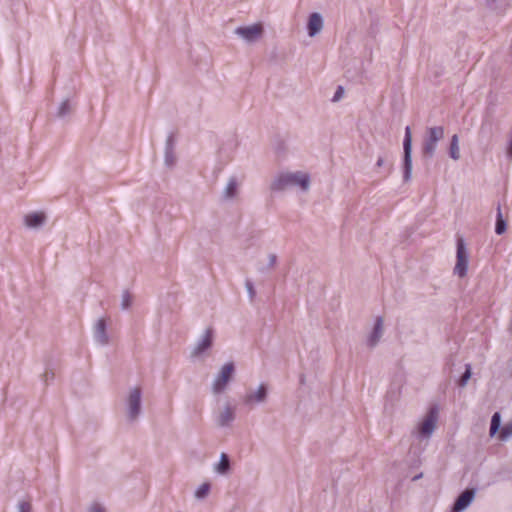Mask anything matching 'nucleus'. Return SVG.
I'll list each match as a JSON object with an SVG mask.
<instances>
[{"label":"nucleus","mask_w":512,"mask_h":512,"mask_svg":"<svg viewBox=\"0 0 512 512\" xmlns=\"http://www.w3.org/2000/svg\"><path fill=\"white\" fill-rule=\"evenodd\" d=\"M310 176L303 171H286L275 176L270 184L272 191H283L290 187H299L306 192L310 188Z\"/></svg>","instance_id":"nucleus-1"},{"label":"nucleus","mask_w":512,"mask_h":512,"mask_svg":"<svg viewBox=\"0 0 512 512\" xmlns=\"http://www.w3.org/2000/svg\"><path fill=\"white\" fill-rule=\"evenodd\" d=\"M125 416L129 423L138 420L142 413V389L139 386L130 387L124 398Z\"/></svg>","instance_id":"nucleus-2"},{"label":"nucleus","mask_w":512,"mask_h":512,"mask_svg":"<svg viewBox=\"0 0 512 512\" xmlns=\"http://www.w3.org/2000/svg\"><path fill=\"white\" fill-rule=\"evenodd\" d=\"M444 138V128L442 126H433L426 129L421 152L424 158L431 159L436 152L437 144Z\"/></svg>","instance_id":"nucleus-3"},{"label":"nucleus","mask_w":512,"mask_h":512,"mask_svg":"<svg viewBox=\"0 0 512 512\" xmlns=\"http://www.w3.org/2000/svg\"><path fill=\"white\" fill-rule=\"evenodd\" d=\"M438 421L437 408H431L422 421L419 422L416 429L413 431V435L420 441H428L433 435Z\"/></svg>","instance_id":"nucleus-4"},{"label":"nucleus","mask_w":512,"mask_h":512,"mask_svg":"<svg viewBox=\"0 0 512 512\" xmlns=\"http://www.w3.org/2000/svg\"><path fill=\"white\" fill-rule=\"evenodd\" d=\"M235 372V366L232 362L225 363L215 376L212 383V393L215 395L225 391L228 383L232 380Z\"/></svg>","instance_id":"nucleus-5"},{"label":"nucleus","mask_w":512,"mask_h":512,"mask_svg":"<svg viewBox=\"0 0 512 512\" xmlns=\"http://www.w3.org/2000/svg\"><path fill=\"white\" fill-rule=\"evenodd\" d=\"M412 176V135L409 126L405 128L403 141V179L408 182Z\"/></svg>","instance_id":"nucleus-6"},{"label":"nucleus","mask_w":512,"mask_h":512,"mask_svg":"<svg viewBox=\"0 0 512 512\" xmlns=\"http://www.w3.org/2000/svg\"><path fill=\"white\" fill-rule=\"evenodd\" d=\"M268 398V385L260 383L256 388H248L243 396V404L248 407L264 404Z\"/></svg>","instance_id":"nucleus-7"},{"label":"nucleus","mask_w":512,"mask_h":512,"mask_svg":"<svg viewBox=\"0 0 512 512\" xmlns=\"http://www.w3.org/2000/svg\"><path fill=\"white\" fill-rule=\"evenodd\" d=\"M236 419V406L225 402L218 408L214 415V421L219 428H229Z\"/></svg>","instance_id":"nucleus-8"},{"label":"nucleus","mask_w":512,"mask_h":512,"mask_svg":"<svg viewBox=\"0 0 512 512\" xmlns=\"http://www.w3.org/2000/svg\"><path fill=\"white\" fill-rule=\"evenodd\" d=\"M469 264V255L465 247L464 240L459 238L457 241V252H456V264L454 267V273L460 278H463L467 274Z\"/></svg>","instance_id":"nucleus-9"},{"label":"nucleus","mask_w":512,"mask_h":512,"mask_svg":"<svg viewBox=\"0 0 512 512\" xmlns=\"http://www.w3.org/2000/svg\"><path fill=\"white\" fill-rule=\"evenodd\" d=\"M234 33L242 38L245 42L254 43L262 37L264 28L261 23H255L249 26L237 27Z\"/></svg>","instance_id":"nucleus-10"},{"label":"nucleus","mask_w":512,"mask_h":512,"mask_svg":"<svg viewBox=\"0 0 512 512\" xmlns=\"http://www.w3.org/2000/svg\"><path fill=\"white\" fill-rule=\"evenodd\" d=\"M213 344V330L206 328L191 351L192 358H200Z\"/></svg>","instance_id":"nucleus-11"},{"label":"nucleus","mask_w":512,"mask_h":512,"mask_svg":"<svg viewBox=\"0 0 512 512\" xmlns=\"http://www.w3.org/2000/svg\"><path fill=\"white\" fill-rule=\"evenodd\" d=\"M324 28V18L319 12H313L308 16L307 33L310 37H315Z\"/></svg>","instance_id":"nucleus-12"},{"label":"nucleus","mask_w":512,"mask_h":512,"mask_svg":"<svg viewBox=\"0 0 512 512\" xmlns=\"http://www.w3.org/2000/svg\"><path fill=\"white\" fill-rule=\"evenodd\" d=\"M106 321L104 318H99L93 326V338L95 342L101 346L109 343V336L106 332Z\"/></svg>","instance_id":"nucleus-13"},{"label":"nucleus","mask_w":512,"mask_h":512,"mask_svg":"<svg viewBox=\"0 0 512 512\" xmlns=\"http://www.w3.org/2000/svg\"><path fill=\"white\" fill-rule=\"evenodd\" d=\"M475 490L474 489H466L463 491L458 498L456 499L452 511L453 512H462L464 511L474 500Z\"/></svg>","instance_id":"nucleus-14"},{"label":"nucleus","mask_w":512,"mask_h":512,"mask_svg":"<svg viewBox=\"0 0 512 512\" xmlns=\"http://www.w3.org/2000/svg\"><path fill=\"white\" fill-rule=\"evenodd\" d=\"M384 334V321L382 317H377L374 323L372 332L367 338V345L374 348L380 341Z\"/></svg>","instance_id":"nucleus-15"},{"label":"nucleus","mask_w":512,"mask_h":512,"mask_svg":"<svg viewBox=\"0 0 512 512\" xmlns=\"http://www.w3.org/2000/svg\"><path fill=\"white\" fill-rule=\"evenodd\" d=\"M46 216L43 212H33L25 215L24 223L28 228L37 229L44 225Z\"/></svg>","instance_id":"nucleus-16"},{"label":"nucleus","mask_w":512,"mask_h":512,"mask_svg":"<svg viewBox=\"0 0 512 512\" xmlns=\"http://www.w3.org/2000/svg\"><path fill=\"white\" fill-rule=\"evenodd\" d=\"M238 182L236 177H230L226 187L223 190V198L226 200L233 199L237 195Z\"/></svg>","instance_id":"nucleus-17"},{"label":"nucleus","mask_w":512,"mask_h":512,"mask_svg":"<svg viewBox=\"0 0 512 512\" xmlns=\"http://www.w3.org/2000/svg\"><path fill=\"white\" fill-rule=\"evenodd\" d=\"M214 471L220 475H226L230 471V460L226 453H221L220 460L213 467Z\"/></svg>","instance_id":"nucleus-18"},{"label":"nucleus","mask_w":512,"mask_h":512,"mask_svg":"<svg viewBox=\"0 0 512 512\" xmlns=\"http://www.w3.org/2000/svg\"><path fill=\"white\" fill-rule=\"evenodd\" d=\"M449 156L455 161L459 160L461 157L460 147H459V137L457 134H454L451 137L450 146H449Z\"/></svg>","instance_id":"nucleus-19"},{"label":"nucleus","mask_w":512,"mask_h":512,"mask_svg":"<svg viewBox=\"0 0 512 512\" xmlns=\"http://www.w3.org/2000/svg\"><path fill=\"white\" fill-rule=\"evenodd\" d=\"M500 427H501V415L499 412H495L491 418L489 435L491 437L495 436L496 433L500 432L499 431Z\"/></svg>","instance_id":"nucleus-20"},{"label":"nucleus","mask_w":512,"mask_h":512,"mask_svg":"<svg viewBox=\"0 0 512 512\" xmlns=\"http://www.w3.org/2000/svg\"><path fill=\"white\" fill-rule=\"evenodd\" d=\"M498 438L501 441H508L512 438V419L509 420L505 425L501 428Z\"/></svg>","instance_id":"nucleus-21"},{"label":"nucleus","mask_w":512,"mask_h":512,"mask_svg":"<svg viewBox=\"0 0 512 512\" xmlns=\"http://www.w3.org/2000/svg\"><path fill=\"white\" fill-rule=\"evenodd\" d=\"M506 221L503 219L502 212L500 206L497 207V219H496V226H495V232L498 235L503 234L506 231Z\"/></svg>","instance_id":"nucleus-22"},{"label":"nucleus","mask_w":512,"mask_h":512,"mask_svg":"<svg viewBox=\"0 0 512 512\" xmlns=\"http://www.w3.org/2000/svg\"><path fill=\"white\" fill-rule=\"evenodd\" d=\"M71 112V106L68 99H65L61 102L58 111L57 116L58 117H65Z\"/></svg>","instance_id":"nucleus-23"},{"label":"nucleus","mask_w":512,"mask_h":512,"mask_svg":"<svg viewBox=\"0 0 512 512\" xmlns=\"http://www.w3.org/2000/svg\"><path fill=\"white\" fill-rule=\"evenodd\" d=\"M133 302V296L129 293V291H123L121 295V308L123 310H127Z\"/></svg>","instance_id":"nucleus-24"},{"label":"nucleus","mask_w":512,"mask_h":512,"mask_svg":"<svg viewBox=\"0 0 512 512\" xmlns=\"http://www.w3.org/2000/svg\"><path fill=\"white\" fill-rule=\"evenodd\" d=\"M209 491H210V484L203 483L195 491V498L204 499L209 494Z\"/></svg>","instance_id":"nucleus-25"},{"label":"nucleus","mask_w":512,"mask_h":512,"mask_svg":"<svg viewBox=\"0 0 512 512\" xmlns=\"http://www.w3.org/2000/svg\"><path fill=\"white\" fill-rule=\"evenodd\" d=\"M177 161V157L175 151H165L164 153V163L167 167L171 168L175 165Z\"/></svg>","instance_id":"nucleus-26"},{"label":"nucleus","mask_w":512,"mask_h":512,"mask_svg":"<svg viewBox=\"0 0 512 512\" xmlns=\"http://www.w3.org/2000/svg\"><path fill=\"white\" fill-rule=\"evenodd\" d=\"M276 262H277L276 254H274V253L269 254L268 255L267 265L263 266V267H260L259 271L264 273V272H267V271L273 269L275 267V265H276Z\"/></svg>","instance_id":"nucleus-27"},{"label":"nucleus","mask_w":512,"mask_h":512,"mask_svg":"<svg viewBox=\"0 0 512 512\" xmlns=\"http://www.w3.org/2000/svg\"><path fill=\"white\" fill-rule=\"evenodd\" d=\"M471 375H472L471 365L467 364L466 368H465V372L463 373V375L459 379V382H458L459 386L460 387H465L467 385L469 379L471 378Z\"/></svg>","instance_id":"nucleus-28"},{"label":"nucleus","mask_w":512,"mask_h":512,"mask_svg":"<svg viewBox=\"0 0 512 512\" xmlns=\"http://www.w3.org/2000/svg\"><path fill=\"white\" fill-rule=\"evenodd\" d=\"M17 512H32L31 503L26 500H20L17 504Z\"/></svg>","instance_id":"nucleus-29"},{"label":"nucleus","mask_w":512,"mask_h":512,"mask_svg":"<svg viewBox=\"0 0 512 512\" xmlns=\"http://www.w3.org/2000/svg\"><path fill=\"white\" fill-rule=\"evenodd\" d=\"M176 146V139L173 134H170L165 143V151H174Z\"/></svg>","instance_id":"nucleus-30"},{"label":"nucleus","mask_w":512,"mask_h":512,"mask_svg":"<svg viewBox=\"0 0 512 512\" xmlns=\"http://www.w3.org/2000/svg\"><path fill=\"white\" fill-rule=\"evenodd\" d=\"M245 287H246V290H247L250 300L253 301V299L255 298V295H256V291L254 289L253 283L250 280H246Z\"/></svg>","instance_id":"nucleus-31"},{"label":"nucleus","mask_w":512,"mask_h":512,"mask_svg":"<svg viewBox=\"0 0 512 512\" xmlns=\"http://www.w3.org/2000/svg\"><path fill=\"white\" fill-rule=\"evenodd\" d=\"M55 377V374L52 370L47 369L43 374V381L46 384H49L50 381H52Z\"/></svg>","instance_id":"nucleus-32"},{"label":"nucleus","mask_w":512,"mask_h":512,"mask_svg":"<svg viewBox=\"0 0 512 512\" xmlns=\"http://www.w3.org/2000/svg\"><path fill=\"white\" fill-rule=\"evenodd\" d=\"M87 512H107L105 507H103L101 504L94 503L92 504Z\"/></svg>","instance_id":"nucleus-33"},{"label":"nucleus","mask_w":512,"mask_h":512,"mask_svg":"<svg viewBox=\"0 0 512 512\" xmlns=\"http://www.w3.org/2000/svg\"><path fill=\"white\" fill-rule=\"evenodd\" d=\"M343 94H344V89H343V87L339 86L333 96L332 101L338 102L343 97Z\"/></svg>","instance_id":"nucleus-34"},{"label":"nucleus","mask_w":512,"mask_h":512,"mask_svg":"<svg viewBox=\"0 0 512 512\" xmlns=\"http://www.w3.org/2000/svg\"><path fill=\"white\" fill-rule=\"evenodd\" d=\"M383 164H384V159L382 157H379L377 160V163H376L377 167H381V166H383Z\"/></svg>","instance_id":"nucleus-35"}]
</instances>
